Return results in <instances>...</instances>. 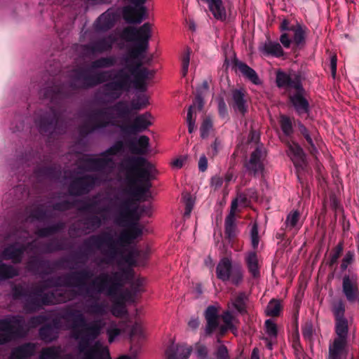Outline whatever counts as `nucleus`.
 Returning a JSON list of instances; mask_svg holds the SVG:
<instances>
[{"label":"nucleus","instance_id":"f257e3e1","mask_svg":"<svg viewBox=\"0 0 359 359\" xmlns=\"http://www.w3.org/2000/svg\"><path fill=\"white\" fill-rule=\"evenodd\" d=\"M120 37L126 41L136 44L124 54L120 60L118 69L113 81L103 84L100 92L108 101L119 99L123 93L129 92L132 86L137 90H147V79L151 78L154 72L142 67L144 53L149 48L151 37V25L145 22L140 27H126L121 32Z\"/></svg>","mask_w":359,"mask_h":359},{"label":"nucleus","instance_id":"f03ea898","mask_svg":"<svg viewBox=\"0 0 359 359\" xmlns=\"http://www.w3.org/2000/svg\"><path fill=\"white\" fill-rule=\"evenodd\" d=\"M140 215L137 207H132V200L126 199L119 205V212L116 222L121 226H128L121 231L116 240L111 233L103 231L92 235L83 241L87 248H95L107 257L100 259V264H111L117 255L122 253L119 248H125L143 234L142 226L139 224Z\"/></svg>","mask_w":359,"mask_h":359},{"label":"nucleus","instance_id":"7ed1b4c3","mask_svg":"<svg viewBox=\"0 0 359 359\" xmlns=\"http://www.w3.org/2000/svg\"><path fill=\"white\" fill-rule=\"evenodd\" d=\"M92 275L90 271L83 269L65 276L62 283H59L62 278L57 277L55 280L49 278L40 284L32 285L29 289L22 284L13 285L11 288L12 298L15 300L23 299L25 311L32 313L39 311L43 306L63 303L69 300L60 290L45 292L47 288L64 285L77 287L82 291L86 280Z\"/></svg>","mask_w":359,"mask_h":359},{"label":"nucleus","instance_id":"20e7f679","mask_svg":"<svg viewBox=\"0 0 359 359\" xmlns=\"http://www.w3.org/2000/svg\"><path fill=\"white\" fill-rule=\"evenodd\" d=\"M60 318L67 323L71 322L70 329L72 337L78 341L77 348L83 355L80 359H95L99 354V342L90 346L93 341L101 334L105 323L101 318L87 323L85 316L79 310L67 309L60 314Z\"/></svg>","mask_w":359,"mask_h":359},{"label":"nucleus","instance_id":"39448f33","mask_svg":"<svg viewBox=\"0 0 359 359\" xmlns=\"http://www.w3.org/2000/svg\"><path fill=\"white\" fill-rule=\"evenodd\" d=\"M126 180L129 187V194L136 201H145L143 198L151 196L153 165L147 158L140 156H132L121 163Z\"/></svg>","mask_w":359,"mask_h":359},{"label":"nucleus","instance_id":"423d86ee","mask_svg":"<svg viewBox=\"0 0 359 359\" xmlns=\"http://www.w3.org/2000/svg\"><path fill=\"white\" fill-rule=\"evenodd\" d=\"M133 278L134 271L130 268H123L111 273L102 272L85 288L83 294L89 297H94L93 294H104L109 297H114Z\"/></svg>","mask_w":359,"mask_h":359},{"label":"nucleus","instance_id":"0eeeda50","mask_svg":"<svg viewBox=\"0 0 359 359\" xmlns=\"http://www.w3.org/2000/svg\"><path fill=\"white\" fill-rule=\"evenodd\" d=\"M131 109V107H130L126 101L121 100L110 107L95 110L90 114V119L94 124L85 123L80 126L79 133L82 136H86L96 130L115 126V120L128 117Z\"/></svg>","mask_w":359,"mask_h":359},{"label":"nucleus","instance_id":"6e6552de","mask_svg":"<svg viewBox=\"0 0 359 359\" xmlns=\"http://www.w3.org/2000/svg\"><path fill=\"white\" fill-rule=\"evenodd\" d=\"M27 333L25 320L22 316H8L0 319V344L11 341L15 337H24Z\"/></svg>","mask_w":359,"mask_h":359},{"label":"nucleus","instance_id":"1a4fd4ad","mask_svg":"<svg viewBox=\"0 0 359 359\" xmlns=\"http://www.w3.org/2000/svg\"><path fill=\"white\" fill-rule=\"evenodd\" d=\"M216 276L222 282H230L235 286L240 285L244 280L242 266L239 264H233L231 257L220 259L216 266Z\"/></svg>","mask_w":359,"mask_h":359},{"label":"nucleus","instance_id":"9d476101","mask_svg":"<svg viewBox=\"0 0 359 359\" xmlns=\"http://www.w3.org/2000/svg\"><path fill=\"white\" fill-rule=\"evenodd\" d=\"M280 29L282 32L291 31L294 34L292 39L286 32L280 35V41L285 48H289L292 42L297 47H301L305 44L306 28L301 24L297 23L294 25H291L289 20L284 19L280 25Z\"/></svg>","mask_w":359,"mask_h":359},{"label":"nucleus","instance_id":"9b49d317","mask_svg":"<svg viewBox=\"0 0 359 359\" xmlns=\"http://www.w3.org/2000/svg\"><path fill=\"white\" fill-rule=\"evenodd\" d=\"M39 133L42 135H52L54 133H62L64 130L61 128L60 114L54 109L50 108L48 113L36 121Z\"/></svg>","mask_w":359,"mask_h":359},{"label":"nucleus","instance_id":"f8f14e48","mask_svg":"<svg viewBox=\"0 0 359 359\" xmlns=\"http://www.w3.org/2000/svg\"><path fill=\"white\" fill-rule=\"evenodd\" d=\"M136 7L124 6L122 11L123 18L129 24H140L148 18L147 8L144 6L147 0H130Z\"/></svg>","mask_w":359,"mask_h":359},{"label":"nucleus","instance_id":"ddd939ff","mask_svg":"<svg viewBox=\"0 0 359 359\" xmlns=\"http://www.w3.org/2000/svg\"><path fill=\"white\" fill-rule=\"evenodd\" d=\"M152 116L149 112H145L135 116L130 124L118 126L121 131L126 135H137L148 129L152 125Z\"/></svg>","mask_w":359,"mask_h":359},{"label":"nucleus","instance_id":"4468645a","mask_svg":"<svg viewBox=\"0 0 359 359\" xmlns=\"http://www.w3.org/2000/svg\"><path fill=\"white\" fill-rule=\"evenodd\" d=\"M337 337L329 346L327 359H346L348 332H335Z\"/></svg>","mask_w":359,"mask_h":359},{"label":"nucleus","instance_id":"2eb2a0df","mask_svg":"<svg viewBox=\"0 0 359 359\" xmlns=\"http://www.w3.org/2000/svg\"><path fill=\"white\" fill-rule=\"evenodd\" d=\"M116 41L113 34L97 39L88 44L81 46V50L85 55H95L110 51Z\"/></svg>","mask_w":359,"mask_h":359},{"label":"nucleus","instance_id":"dca6fc26","mask_svg":"<svg viewBox=\"0 0 359 359\" xmlns=\"http://www.w3.org/2000/svg\"><path fill=\"white\" fill-rule=\"evenodd\" d=\"M266 156V151L263 144H258L251 153L249 160L245 163L248 172L254 176L262 173L264 169V161Z\"/></svg>","mask_w":359,"mask_h":359},{"label":"nucleus","instance_id":"f3484780","mask_svg":"<svg viewBox=\"0 0 359 359\" xmlns=\"http://www.w3.org/2000/svg\"><path fill=\"white\" fill-rule=\"evenodd\" d=\"M28 248L31 250L36 248V241L29 242L27 245L11 244L3 250L1 257L5 260H11L14 264H19L22 262L24 253Z\"/></svg>","mask_w":359,"mask_h":359},{"label":"nucleus","instance_id":"a211bd4d","mask_svg":"<svg viewBox=\"0 0 359 359\" xmlns=\"http://www.w3.org/2000/svg\"><path fill=\"white\" fill-rule=\"evenodd\" d=\"M97 178L92 175H84L74 179L69 185V193L72 196H81L88 193L95 185Z\"/></svg>","mask_w":359,"mask_h":359},{"label":"nucleus","instance_id":"6ab92c4d","mask_svg":"<svg viewBox=\"0 0 359 359\" xmlns=\"http://www.w3.org/2000/svg\"><path fill=\"white\" fill-rule=\"evenodd\" d=\"M231 100L230 107L236 113L245 116L248 111V95L243 88L233 89L231 91Z\"/></svg>","mask_w":359,"mask_h":359},{"label":"nucleus","instance_id":"aec40b11","mask_svg":"<svg viewBox=\"0 0 359 359\" xmlns=\"http://www.w3.org/2000/svg\"><path fill=\"white\" fill-rule=\"evenodd\" d=\"M342 292L350 304H359V287L355 276L344 275L342 278Z\"/></svg>","mask_w":359,"mask_h":359},{"label":"nucleus","instance_id":"412c9836","mask_svg":"<svg viewBox=\"0 0 359 359\" xmlns=\"http://www.w3.org/2000/svg\"><path fill=\"white\" fill-rule=\"evenodd\" d=\"M287 154L293 162L297 172L305 170L308 164L306 154L298 143L288 142Z\"/></svg>","mask_w":359,"mask_h":359},{"label":"nucleus","instance_id":"4be33fe9","mask_svg":"<svg viewBox=\"0 0 359 359\" xmlns=\"http://www.w3.org/2000/svg\"><path fill=\"white\" fill-rule=\"evenodd\" d=\"M70 87L74 90L91 88V74L82 68L73 69L70 74Z\"/></svg>","mask_w":359,"mask_h":359},{"label":"nucleus","instance_id":"5701e85b","mask_svg":"<svg viewBox=\"0 0 359 359\" xmlns=\"http://www.w3.org/2000/svg\"><path fill=\"white\" fill-rule=\"evenodd\" d=\"M332 312L334 317V332H348V320L345 317V304L340 299L332 304Z\"/></svg>","mask_w":359,"mask_h":359},{"label":"nucleus","instance_id":"b1692460","mask_svg":"<svg viewBox=\"0 0 359 359\" xmlns=\"http://www.w3.org/2000/svg\"><path fill=\"white\" fill-rule=\"evenodd\" d=\"M276 83L278 88L289 87L295 90L302 89L301 76L294 74L292 76L279 69L276 72Z\"/></svg>","mask_w":359,"mask_h":359},{"label":"nucleus","instance_id":"393cba45","mask_svg":"<svg viewBox=\"0 0 359 359\" xmlns=\"http://www.w3.org/2000/svg\"><path fill=\"white\" fill-rule=\"evenodd\" d=\"M204 317L206 321L205 335L211 336L219 325L217 308L212 305L208 306L204 312Z\"/></svg>","mask_w":359,"mask_h":359},{"label":"nucleus","instance_id":"a878e982","mask_svg":"<svg viewBox=\"0 0 359 359\" xmlns=\"http://www.w3.org/2000/svg\"><path fill=\"white\" fill-rule=\"evenodd\" d=\"M130 152L135 155H144L149 149V138L147 135H141L137 139H130L126 142Z\"/></svg>","mask_w":359,"mask_h":359},{"label":"nucleus","instance_id":"bb28decb","mask_svg":"<svg viewBox=\"0 0 359 359\" xmlns=\"http://www.w3.org/2000/svg\"><path fill=\"white\" fill-rule=\"evenodd\" d=\"M297 92L290 96V101L299 115L309 114L310 106L308 100L304 97L305 90L302 86V90H296Z\"/></svg>","mask_w":359,"mask_h":359},{"label":"nucleus","instance_id":"cd10ccee","mask_svg":"<svg viewBox=\"0 0 359 359\" xmlns=\"http://www.w3.org/2000/svg\"><path fill=\"white\" fill-rule=\"evenodd\" d=\"M192 348L185 346L175 344L173 341L165 351L166 359H188Z\"/></svg>","mask_w":359,"mask_h":359},{"label":"nucleus","instance_id":"c85d7f7f","mask_svg":"<svg viewBox=\"0 0 359 359\" xmlns=\"http://www.w3.org/2000/svg\"><path fill=\"white\" fill-rule=\"evenodd\" d=\"M36 346L32 342L22 344L13 348L11 351L10 359H27L34 355Z\"/></svg>","mask_w":359,"mask_h":359},{"label":"nucleus","instance_id":"c756f323","mask_svg":"<svg viewBox=\"0 0 359 359\" xmlns=\"http://www.w3.org/2000/svg\"><path fill=\"white\" fill-rule=\"evenodd\" d=\"M245 263L249 273L253 278L260 277V264L255 251H249L245 255Z\"/></svg>","mask_w":359,"mask_h":359},{"label":"nucleus","instance_id":"7c9ffc66","mask_svg":"<svg viewBox=\"0 0 359 359\" xmlns=\"http://www.w3.org/2000/svg\"><path fill=\"white\" fill-rule=\"evenodd\" d=\"M115 16L112 12L107 11L99 16L95 22V28L97 31L106 32L114 27Z\"/></svg>","mask_w":359,"mask_h":359},{"label":"nucleus","instance_id":"2f4dec72","mask_svg":"<svg viewBox=\"0 0 359 359\" xmlns=\"http://www.w3.org/2000/svg\"><path fill=\"white\" fill-rule=\"evenodd\" d=\"M259 51L265 55H271L276 57H280L284 54L281 45L278 42L271 40H266L259 47Z\"/></svg>","mask_w":359,"mask_h":359},{"label":"nucleus","instance_id":"473e14b6","mask_svg":"<svg viewBox=\"0 0 359 359\" xmlns=\"http://www.w3.org/2000/svg\"><path fill=\"white\" fill-rule=\"evenodd\" d=\"M37 177H44L50 180H59L62 172L60 166L39 168L35 170Z\"/></svg>","mask_w":359,"mask_h":359},{"label":"nucleus","instance_id":"72a5a7b5","mask_svg":"<svg viewBox=\"0 0 359 359\" xmlns=\"http://www.w3.org/2000/svg\"><path fill=\"white\" fill-rule=\"evenodd\" d=\"M236 66L243 74L244 77L248 79L255 85H260L262 83L257 72L248 66L247 64L243 62H237Z\"/></svg>","mask_w":359,"mask_h":359},{"label":"nucleus","instance_id":"f704fd0d","mask_svg":"<svg viewBox=\"0 0 359 359\" xmlns=\"http://www.w3.org/2000/svg\"><path fill=\"white\" fill-rule=\"evenodd\" d=\"M206 1L215 18L221 21L226 20V13L222 0H207Z\"/></svg>","mask_w":359,"mask_h":359},{"label":"nucleus","instance_id":"c9c22d12","mask_svg":"<svg viewBox=\"0 0 359 359\" xmlns=\"http://www.w3.org/2000/svg\"><path fill=\"white\" fill-rule=\"evenodd\" d=\"M109 306L105 302H94L87 307V313L95 316H104L108 313Z\"/></svg>","mask_w":359,"mask_h":359},{"label":"nucleus","instance_id":"e433bc0d","mask_svg":"<svg viewBox=\"0 0 359 359\" xmlns=\"http://www.w3.org/2000/svg\"><path fill=\"white\" fill-rule=\"evenodd\" d=\"M237 233L236 217H226L224 220V233L226 238L231 241L236 237Z\"/></svg>","mask_w":359,"mask_h":359},{"label":"nucleus","instance_id":"4c0bfd02","mask_svg":"<svg viewBox=\"0 0 359 359\" xmlns=\"http://www.w3.org/2000/svg\"><path fill=\"white\" fill-rule=\"evenodd\" d=\"M40 338L46 342H51L58 337V333L50 325H45L39 329Z\"/></svg>","mask_w":359,"mask_h":359},{"label":"nucleus","instance_id":"58836bf2","mask_svg":"<svg viewBox=\"0 0 359 359\" xmlns=\"http://www.w3.org/2000/svg\"><path fill=\"white\" fill-rule=\"evenodd\" d=\"M60 346H50L43 348L39 353V359H62Z\"/></svg>","mask_w":359,"mask_h":359},{"label":"nucleus","instance_id":"ea45409f","mask_svg":"<svg viewBox=\"0 0 359 359\" xmlns=\"http://www.w3.org/2000/svg\"><path fill=\"white\" fill-rule=\"evenodd\" d=\"M344 250V242L340 241L338 244L330 252V256L327 261L325 262V264L329 266L330 269H332L334 265H335L340 256L341 255Z\"/></svg>","mask_w":359,"mask_h":359},{"label":"nucleus","instance_id":"a19ab883","mask_svg":"<svg viewBox=\"0 0 359 359\" xmlns=\"http://www.w3.org/2000/svg\"><path fill=\"white\" fill-rule=\"evenodd\" d=\"M248 300V297L245 292H240L233 300L232 305L238 313L241 314H245L247 313L246 303Z\"/></svg>","mask_w":359,"mask_h":359},{"label":"nucleus","instance_id":"79ce46f5","mask_svg":"<svg viewBox=\"0 0 359 359\" xmlns=\"http://www.w3.org/2000/svg\"><path fill=\"white\" fill-rule=\"evenodd\" d=\"M65 228V223L60 222L53 225L39 229L35 234L39 237H47L53 233H55Z\"/></svg>","mask_w":359,"mask_h":359},{"label":"nucleus","instance_id":"37998d69","mask_svg":"<svg viewBox=\"0 0 359 359\" xmlns=\"http://www.w3.org/2000/svg\"><path fill=\"white\" fill-rule=\"evenodd\" d=\"M116 58L115 56L102 57L92 62L91 67L93 69L108 68L115 65Z\"/></svg>","mask_w":359,"mask_h":359},{"label":"nucleus","instance_id":"c03bdc74","mask_svg":"<svg viewBox=\"0 0 359 359\" xmlns=\"http://www.w3.org/2000/svg\"><path fill=\"white\" fill-rule=\"evenodd\" d=\"M279 124L283 134L287 137H290L294 133L292 119L284 114H280L279 117Z\"/></svg>","mask_w":359,"mask_h":359},{"label":"nucleus","instance_id":"a18cd8bd","mask_svg":"<svg viewBox=\"0 0 359 359\" xmlns=\"http://www.w3.org/2000/svg\"><path fill=\"white\" fill-rule=\"evenodd\" d=\"M18 271L13 266L0 262V280L13 278L18 276Z\"/></svg>","mask_w":359,"mask_h":359},{"label":"nucleus","instance_id":"49530a36","mask_svg":"<svg viewBox=\"0 0 359 359\" xmlns=\"http://www.w3.org/2000/svg\"><path fill=\"white\" fill-rule=\"evenodd\" d=\"M95 158L90 154H84L78 160L79 168L86 171H95Z\"/></svg>","mask_w":359,"mask_h":359},{"label":"nucleus","instance_id":"de8ad7c7","mask_svg":"<svg viewBox=\"0 0 359 359\" xmlns=\"http://www.w3.org/2000/svg\"><path fill=\"white\" fill-rule=\"evenodd\" d=\"M95 171H101L107 168H113L114 162L111 158L108 156H102L101 158H95Z\"/></svg>","mask_w":359,"mask_h":359},{"label":"nucleus","instance_id":"09e8293b","mask_svg":"<svg viewBox=\"0 0 359 359\" xmlns=\"http://www.w3.org/2000/svg\"><path fill=\"white\" fill-rule=\"evenodd\" d=\"M282 309L280 302L278 299H273L268 304L266 309V315L267 316L276 317L280 315Z\"/></svg>","mask_w":359,"mask_h":359},{"label":"nucleus","instance_id":"8fccbe9b","mask_svg":"<svg viewBox=\"0 0 359 359\" xmlns=\"http://www.w3.org/2000/svg\"><path fill=\"white\" fill-rule=\"evenodd\" d=\"M142 252L136 248H131L128 252L123 257V260L131 266L137 264V259L141 256Z\"/></svg>","mask_w":359,"mask_h":359},{"label":"nucleus","instance_id":"3c124183","mask_svg":"<svg viewBox=\"0 0 359 359\" xmlns=\"http://www.w3.org/2000/svg\"><path fill=\"white\" fill-rule=\"evenodd\" d=\"M125 144L122 140H118L104 151L102 152V156H115L124 150Z\"/></svg>","mask_w":359,"mask_h":359},{"label":"nucleus","instance_id":"603ef678","mask_svg":"<svg viewBox=\"0 0 359 359\" xmlns=\"http://www.w3.org/2000/svg\"><path fill=\"white\" fill-rule=\"evenodd\" d=\"M110 71H102L91 74L92 87L98 84L104 83L110 79Z\"/></svg>","mask_w":359,"mask_h":359},{"label":"nucleus","instance_id":"864d4df0","mask_svg":"<svg viewBox=\"0 0 359 359\" xmlns=\"http://www.w3.org/2000/svg\"><path fill=\"white\" fill-rule=\"evenodd\" d=\"M111 314L117 318H121L128 313L125 304L120 300L115 302L111 308Z\"/></svg>","mask_w":359,"mask_h":359},{"label":"nucleus","instance_id":"5fc2aeb1","mask_svg":"<svg viewBox=\"0 0 359 359\" xmlns=\"http://www.w3.org/2000/svg\"><path fill=\"white\" fill-rule=\"evenodd\" d=\"M300 218V214L298 210H292L291 211L286 217L285 224L286 228L290 229H292L296 228L298 224V222Z\"/></svg>","mask_w":359,"mask_h":359},{"label":"nucleus","instance_id":"6e6d98bb","mask_svg":"<svg viewBox=\"0 0 359 359\" xmlns=\"http://www.w3.org/2000/svg\"><path fill=\"white\" fill-rule=\"evenodd\" d=\"M149 104L148 97L144 95H139L137 96V99H133L131 101L130 105L131 109L134 110H140L147 106Z\"/></svg>","mask_w":359,"mask_h":359},{"label":"nucleus","instance_id":"4d7b16f0","mask_svg":"<svg viewBox=\"0 0 359 359\" xmlns=\"http://www.w3.org/2000/svg\"><path fill=\"white\" fill-rule=\"evenodd\" d=\"M97 196H93L92 200L88 202L79 201L81 204L77 207V210L81 212H93L95 208L98 205L99 201L95 200Z\"/></svg>","mask_w":359,"mask_h":359},{"label":"nucleus","instance_id":"13d9d810","mask_svg":"<svg viewBox=\"0 0 359 359\" xmlns=\"http://www.w3.org/2000/svg\"><path fill=\"white\" fill-rule=\"evenodd\" d=\"M265 332L270 339H276L278 336L277 325L271 319H267L264 323Z\"/></svg>","mask_w":359,"mask_h":359},{"label":"nucleus","instance_id":"bf43d9fd","mask_svg":"<svg viewBox=\"0 0 359 359\" xmlns=\"http://www.w3.org/2000/svg\"><path fill=\"white\" fill-rule=\"evenodd\" d=\"M213 124L210 117H206L202 122L200 127L201 137L205 139L209 136L210 132L212 130Z\"/></svg>","mask_w":359,"mask_h":359},{"label":"nucleus","instance_id":"052dcab7","mask_svg":"<svg viewBox=\"0 0 359 359\" xmlns=\"http://www.w3.org/2000/svg\"><path fill=\"white\" fill-rule=\"evenodd\" d=\"M355 260V253L352 250H348L346 252L340 264L341 271L347 269L348 266L353 263Z\"/></svg>","mask_w":359,"mask_h":359},{"label":"nucleus","instance_id":"680f3d73","mask_svg":"<svg viewBox=\"0 0 359 359\" xmlns=\"http://www.w3.org/2000/svg\"><path fill=\"white\" fill-rule=\"evenodd\" d=\"M302 335L306 340L311 341L314 330L311 320H307L302 327Z\"/></svg>","mask_w":359,"mask_h":359},{"label":"nucleus","instance_id":"e2e57ef3","mask_svg":"<svg viewBox=\"0 0 359 359\" xmlns=\"http://www.w3.org/2000/svg\"><path fill=\"white\" fill-rule=\"evenodd\" d=\"M49 262L47 260H39L37 258L34 257L30 259L27 264L28 271H37L39 266H43L48 264Z\"/></svg>","mask_w":359,"mask_h":359},{"label":"nucleus","instance_id":"0e129e2a","mask_svg":"<svg viewBox=\"0 0 359 359\" xmlns=\"http://www.w3.org/2000/svg\"><path fill=\"white\" fill-rule=\"evenodd\" d=\"M250 241L253 251H255L258 248L259 243L258 224L256 222L252 224L250 230Z\"/></svg>","mask_w":359,"mask_h":359},{"label":"nucleus","instance_id":"69168bd1","mask_svg":"<svg viewBox=\"0 0 359 359\" xmlns=\"http://www.w3.org/2000/svg\"><path fill=\"white\" fill-rule=\"evenodd\" d=\"M222 319L224 323V325L228 326L229 330L233 332L236 330V327L233 324V320H234V317L232 315L231 312L229 311H225L223 312L222 315Z\"/></svg>","mask_w":359,"mask_h":359},{"label":"nucleus","instance_id":"338daca9","mask_svg":"<svg viewBox=\"0 0 359 359\" xmlns=\"http://www.w3.org/2000/svg\"><path fill=\"white\" fill-rule=\"evenodd\" d=\"M183 201L185 204L184 216L189 217L193 210L194 201L189 193L183 194Z\"/></svg>","mask_w":359,"mask_h":359},{"label":"nucleus","instance_id":"774afa93","mask_svg":"<svg viewBox=\"0 0 359 359\" xmlns=\"http://www.w3.org/2000/svg\"><path fill=\"white\" fill-rule=\"evenodd\" d=\"M76 201L70 202L69 201H63L62 202H58V203H55L53 205V208L55 210L65 211V210H69L70 208H72L74 206H76Z\"/></svg>","mask_w":359,"mask_h":359}]
</instances>
